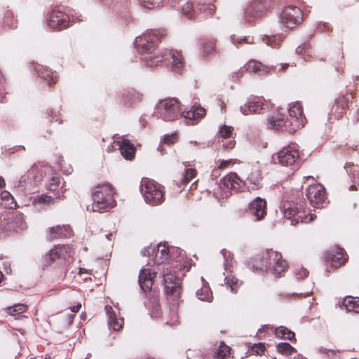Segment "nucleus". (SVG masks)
<instances>
[{
	"label": "nucleus",
	"mask_w": 359,
	"mask_h": 359,
	"mask_svg": "<svg viewBox=\"0 0 359 359\" xmlns=\"http://www.w3.org/2000/svg\"><path fill=\"white\" fill-rule=\"evenodd\" d=\"M140 191L146 203L151 205H158L165 200L163 187L151 179H142Z\"/></svg>",
	"instance_id": "nucleus-7"
},
{
	"label": "nucleus",
	"mask_w": 359,
	"mask_h": 359,
	"mask_svg": "<svg viewBox=\"0 0 359 359\" xmlns=\"http://www.w3.org/2000/svg\"><path fill=\"white\" fill-rule=\"evenodd\" d=\"M273 38H274V36H272L271 38H269L267 43L269 45H270L271 47L276 48V44H273L272 43V40H273Z\"/></svg>",
	"instance_id": "nucleus-61"
},
{
	"label": "nucleus",
	"mask_w": 359,
	"mask_h": 359,
	"mask_svg": "<svg viewBox=\"0 0 359 359\" xmlns=\"http://www.w3.org/2000/svg\"><path fill=\"white\" fill-rule=\"evenodd\" d=\"M142 97L143 95L135 89H126L119 97V103L124 106H130L133 104L141 102Z\"/></svg>",
	"instance_id": "nucleus-22"
},
{
	"label": "nucleus",
	"mask_w": 359,
	"mask_h": 359,
	"mask_svg": "<svg viewBox=\"0 0 359 359\" xmlns=\"http://www.w3.org/2000/svg\"><path fill=\"white\" fill-rule=\"evenodd\" d=\"M244 68L248 72L258 74L259 75L264 74L267 72V67L265 65L254 60L248 61L244 65Z\"/></svg>",
	"instance_id": "nucleus-30"
},
{
	"label": "nucleus",
	"mask_w": 359,
	"mask_h": 359,
	"mask_svg": "<svg viewBox=\"0 0 359 359\" xmlns=\"http://www.w3.org/2000/svg\"><path fill=\"white\" fill-rule=\"evenodd\" d=\"M141 5L148 9H153L161 5L163 0H139Z\"/></svg>",
	"instance_id": "nucleus-46"
},
{
	"label": "nucleus",
	"mask_w": 359,
	"mask_h": 359,
	"mask_svg": "<svg viewBox=\"0 0 359 359\" xmlns=\"http://www.w3.org/2000/svg\"><path fill=\"white\" fill-rule=\"evenodd\" d=\"M81 308V304L77 303L76 305L69 307V309L74 313H77Z\"/></svg>",
	"instance_id": "nucleus-56"
},
{
	"label": "nucleus",
	"mask_w": 359,
	"mask_h": 359,
	"mask_svg": "<svg viewBox=\"0 0 359 359\" xmlns=\"http://www.w3.org/2000/svg\"><path fill=\"white\" fill-rule=\"evenodd\" d=\"M249 212L255 217V220L262 219L266 215V200L257 197L249 205Z\"/></svg>",
	"instance_id": "nucleus-18"
},
{
	"label": "nucleus",
	"mask_w": 359,
	"mask_h": 359,
	"mask_svg": "<svg viewBox=\"0 0 359 359\" xmlns=\"http://www.w3.org/2000/svg\"><path fill=\"white\" fill-rule=\"evenodd\" d=\"M35 70L38 72L39 76L48 81V86L52 83L57 82V77L54 75V73L47 67H44L42 65H37L35 67Z\"/></svg>",
	"instance_id": "nucleus-31"
},
{
	"label": "nucleus",
	"mask_w": 359,
	"mask_h": 359,
	"mask_svg": "<svg viewBox=\"0 0 359 359\" xmlns=\"http://www.w3.org/2000/svg\"><path fill=\"white\" fill-rule=\"evenodd\" d=\"M149 309L151 311V315L154 318H158L162 314L161 305L159 303V298L158 295L152 296L149 299L147 304Z\"/></svg>",
	"instance_id": "nucleus-33"
},
{
	"label": "nucleus",
	"mask_w": 359,
	"mask_h": 359,
	"mask_svg": "<svg viewBox=\"0 0 359 359\" xmlns=\"http://www.w3.org/2000/svg\"><path fill=\"white\" fill-rule=\"evenodd\" d=\"M288 66H289V64H288V63H286V64L283 65L282 66V69H283V70H284V69H287V68L288 67Z\"/></svg>",
	"instance_id": "nucleus-64"
},
{
	"label": "nucleus",
	"mask_w": 359,
	"mask_h": 359,
	"mask_svg": "<svg viewBox=\"0 0 359 359\" xmlns=\"http://www.w3.org/2000/svg\"><path fill=\"white\" fill-rule=\"evenodd\" d=\"M223 185L229 189L238 192L245 187V183L235 172H231L222 179Z\"/></svg>",
	"instance_id": "nucleus-20"
},
{
	"label": "nucleus",
	"mask_w": 359,
	"mask_h": 359,
	"mask_svg": "<svg viewBox=\"0 0 359 359\" xmlns=\"http://www.w3.org/2000/svg\"><path fill=\"white\" fill-rule=\"evenodd\" d=\"M170 55H171L172 60V71L181 74L185 64L182 53L180 51L172 50L170 51Z\"/></svg>",
	"instance_id": "nucleus-28"
},
{
	"label": "nucleus",
	"mask_w": 359,
	"mask_h": 359,
	"mask_svg": "<svg viewBox=\"0 0 359 359\" xmlns=\"http://www.w3.org/2000/svg\"><path fill=\"white\" fill-rule=\"evenodd\" d=\"M280 21L285 27L292 29L303 21V12L298 7L289 6L282 11Z\"/></svg>",
	"instance_id": "nucleus-9"
},
{
	"label": "nucleus",
	"mask_w": 359,
	"mask_h": 359,
	"mask_svg": "<svg viewBox=\"0 0 359 359\" xmlns=\"http://www.w3.org/2000/svg\"><path fill=\"white\" fill-rule=\"evenodd\" d=\"M336 55V62L338 64V67H336V69L339 71V69L341 67V65L344 64V57L343 53L341 51V50H338L337 53H335Z\"/></svg>",
	"instance_id": "nucleus-52"
},
{
	"label": "nucleus",
	"mask_w": 359,
	"mask_h": 359,
	"mask_svg": "<svg viewBox=\"0 0 359 359\" xmlns=\"http://www.w3.org/2000/svg\"><path fill=\"white\" fill-rule=\"evenodd\" d=\"M156 273H151L150 269H141L139 274V285L144 292H149L154 285Z\"/></svg>",
	"instance_id": "nucleus-19"
},
{
	"label": "nucleus",
	"mask_w": 359,
	"mask_h": 359,
	"mask_svg": "<svg viewBox=\"0 0 359 359\" xmlns=\"http://www.w3.org/2000/svg\"><path fill=\"white\" fill-rule=\"evenodd\" d=\"M177 134L172 133L171 135H165L163 142L167 145H172L177 142Z\"/></svg>",
	"instance_id": "nucleus-50"
},
{
	"label": "nucleus",
	"mask_w": 359,
	"mask_h": 359,
	"mask_svg": "<svg viewBox=\"0 0 359 359\" xmlns=\"http://www.w3.org/2000/svg\"><path fill=\"white\" fill-rule=\"evenodd\" d=\"M217 40L213 38H203L201 39L202 55L204 57L215 55L217 53Z\"/></svg>",
	"instance_id": "nucleus-25"
},
{
	"label": "nucleus",
	"mask_w": 359,
	"mask_h": 359,
	"mask_svg": "<svg viewBox=\"0 0 359 359\" xmlns=\"http://www.w3.org/2000/svg\"><path fill=\"white\" fill-rule=\"evenodd\" d=\"M250 37H242L238 36L236 35H233L231 36V42L235 44L237 47L242 46L244 43H251L252 41H249Z\"/></svg>",
	"instance_id": "nucleus-47"
},
{
	"label": "nucleus",
	"mask_w": 359,
	"mask_h": 359,
	"mask_svg": "<svg viewBox=\"0 0 359 359\" xmlns=\"http://www.w3.org/2000/svg\"><path fill=\"white\" fill-rule=\"evenodd\" d=\"M249 264L255 272L264 273L270 269L273 274L279 276L285 272L288 267L281 253L272 249L257 254L250 259Z\"/></svg>",
	"instance_id": "nucleus-3"
},
{
	"label": "nucleus",
	"mask_w": 359,
	"mask_h": 359,
	"mask_svg": "<svg viewBox=\"0 0 359 359\" xmlns=\"http://www.w3.org/2000/svg\"><path fill=\"white\" fill-rule=\"evenodd\" d=\"M282 209L284 216L291 219V223L293 225L299 222L307 224L316 218V215L312 213L310 209L305 208L304 201L299 203L285 201Z\"/></svg>",
	"instance_id": "nucleus-6"
},
{
	"label": "nucleus",
	"mask_w": 359,
	"mask_h": 359,
	"mask_svg": "<svg viewBox=\"0 0 359 359\" xmlns=\"http://www.w3.org/2000/svg\"><path fill=\"white\" fill-rule=\"evenodd\" d=\"M271 6V0H253L245 11V18L248 22L259 18Z\"/></svg>",
	"instance_id": "nucleus-13"
},
{
	"label": "nucleus",
	"mask_w": 359,
	"mask_h": 359,
	"mask_svg": "<svg viewBox=\"0 0 359 359\" xmlns=\"http://www.w3.org/2000/svg\"><path fill=\"white\" fill-rule=\"evenodd\" d=\"M266 347L264 343L255 344L251 347V351L253 354L257 355H264Z\"/></svg>",
	"instance_id": "nucleus-49"
},
{
	"label": "nucleus",
	"mask_w": 359,
	"mask_h": 359,
	"mask_svg": "<svg viewBox=\"0 0 359 359\" xmlns=\"http://www.w3.org/2000/svg\"><path fill=\"white\" fill-rule=\"evenodd\" d=\"M35 170H29L27 174L22 175L19 181L18 182V184L15 185V187L18 189L20 191H32L35 187V182L34 181V176Z\"/></svg>",
	"instance_id": "nucleus-23"
},
{
	"label": "nucleus",
	"mask_w": 359,
	"mask_h": 359,
	"mask_svg": "<svg viewBox=\"0 0 359 359\" xmlns=\"http://www.w3.org/2000/svg\"><path fill=\"white\" fill-rule=\"evenodd\" d=\"M289 116L285 118L281 114H277L267 119L269 128L276 130H285L294 133L303 128L306 123L303 107L299 102L292 103L288 109Z\"/></svg>",
	"instance_id": "nucleus-2"
},
{
	"label": "nucleus",
	"mask_w": 359,
	"mask_h": 359,
	"mask_svg": "<svg viewBox=\"0 0 359 359\" xmlns=\"http://www.w3.org/2000/svg\"><path fill=\"white\" fill-rule=\"evenodd\" d=\"M60 184V178L57 176L52 177L48 184V189L51 191H55L57 190Z\"/></svg>",
	"instance_id": "nucleus-48"
},
{
	"label": "nucleus",
	"mask_w": 359,
	"mask_h": 359,
	"mask_svg": "<svg viewBox=\"0 0 359 359\" xmlns=\"http://www.w3.org/2000/svg\"><path fill=\"white\" fill-rule=\"evenodd\" d=\"M274 334L276 337L287 339L290 341H296L294 332L288 330L286 327L280 326L276 328Z\"/></svg>",
	"instance_id": "nucleus-34"
},
{
	"label": "nucleus",
	"mask_w": 359,
	"mask_h": 359,
	"mask_svg": "<svg viewBox=\"0 0 359 359\" xmlns=\"http://www.w3.org/2000/svg\"><path fill=\"white\" fill-rule=\"evenodd\" d=\"M171 249L165 244H159L155 256V263L156 264H163L169 263V260L172 261Z\"/></svg>",
	"instance_id": "nucleus-24"
},
{
	"label": "nucleus",
	"mask_w": 359,
	"mask_h": 359,
	"mask_svg": "<svg viewBox=\"0 0 359 359\" xmlns=\"http://www.w3.org/2000/svg\"><path fill=\"white\" fill-rule=\"evenodd\" d=\"M164 56L162 54L147 56L144 58L147 66L150 67H157L163 63Z\"/></svg>",
	"instance_id": "nucleus-40"
},
{
	"label": "nucleus",
	"mask_w": 359,
	"mask_h": 359,
	"mask_svg": "<svg viewBox=\"0 0 359 359\" xmlns=\"http://www.w3.org/2000/svg\"><path fill=\"white\" fill-rule=\"evenodd\" d=\"M233 130V127L224 125L220 128L219 137L225 140L229 139L232 136Z\"/></svg>",
	"instance_id": "nucleus-44"
},
{
	"label": "nucleus",
	"mask_w": 359,
	"mask_h": 359,
	"mask_svg": "<svg viewBox=\"0 0 359 359\" xmlns=\"http://www.w3.org/2000/svg\"><path fill=\"white\" fill-rule=\"evenodd\" d=\"M115 142L118 145L121 154L125 159L131 161L135 158L136 149L129 140L119 137Z\"/></svg>",
	"instance_id": "nucleus-21"
},
{
	"label": "nucleus",
	"mask_w": 359,
	"mask_h": 359,
	"mask_svg": "<svg viewBox=\"0 0 359 359\" xmlns=\"http://www.w3.org/2000/svg\"><path fill=\"white\" fill-rule=\"evenodd\" d=\"M47 25L55 31H60L70 26V18L65 12L55 8L48 15Z\"/></svg>",
	"instance_id": "nucleus-10"
},
{
	"label": "nucleus",
	"mask_w": 359,
	"mask_h": 359,
	"mask_svg": "<svg viewBox=\"0 0 359 359\" xmlns=\"http://www.w3.org/2000/svg\"><path fill=\"white\" fill-rule=\"evenodd\" d=\"M277 158L284 166L294 165L299 158V151L292 146L284 147L277 154Z\"/></svg>",
	"instance_id": "nucleus-14"
},
{
	"label": "nucleus",
	"mask_w": 359,
	"mask_h": 359,
	"mask_svg": "<svg viewBox=\"0 0 359 359\" xmlns=\"http://www.w3.org/2000/svg\"><path fill=\"white\" fill-rule=\"evenodd\" d=\"M346 168L351 173L353 178H359V165H346Z\"/></svg>",
	"instance_id": "nucleus-53"
},
{
	"label": "nucleus",
	"mask_w": 359,
	"mask_h": 359,
	"mask_svg": "<svg viewBox=\"0 0 359 359\" xmlns=\"http://www.w3.org/2000/svg\"><path fill=\"white\" fill-rule=\"evenodd\" d=\"M235 144H236L235 141H233V140H230V141H229V142L226 144L225 147H226V149H232V148L235 146Z\"/></svg>",
	"instance_id": "nucleus-58"
},
{
	"label": "nucleus",
	"mask_w": 359,
	"mask_h": 359,
	"mask_svg": "<svg viewBox=\"0 0 359 359\" xmlns=\"http://www.w3.org/2000/svg\"><path fill=\"white\" fill-rule=\"evenodd\" d=\"M55 198H60V195H57L55 198H53L50 196L42 194L40 196L35 198L34 201L39 203L48 205V204L53 203Z\"/></svg>",
	"instance_id": "nucleus-45"
},
{
	"label": "nucleus",
	"mask_w": 359,
	"mask_h": 359,
	"mask_svg": "<svg viewBox=\"0 0 359 359\" xmlns=\"http://www.w3.org/2000/svg\"><path fill=\"white\" fill-rule=\"evenodd\" d=\"M114 196V190L111 184L105 183L96 186L93 193L92 210L106 212L116 206V203Z\"/></svg>",
	"instance_id": "nucleus-5"
},
{
	"label": "nucleus",
	"mask_w": 359,
	"mask_h": 359,
	"mask_svg": "<svg viewBox=\"0 0 359 359\" xmlns=\"http://www.w3.org/2000/svg\"><path fill=\"white\" fill-rule=\"evenodd\" d=\"M341 308L345 309L348 311L359 313V298L351 296L345 297Z\"/></svg>",
	"instance_id": "nucleus-32"
},
{
	"label": "nucleus",
	"mask_w": 359,
	"mask_h": 359,
	"mask_svg": "<svg viewBox=\"0 0 359 359\" xmlns=\"http://www.w3.org/2000/svg\"><path fill=\"white\" fill-rule=\"evenodd\" d=\"M196 5H194L189 2H187L182 6V13L184 16L189 19L197 18Z\"/></svg>",
	"instance_id": "nucleus-37"
},
{
	"label": "nucleus",
	"mask_w": 359,
	"mask_h": 359,
	"mask_svg": "<svg viewBox=\"0 0 359 359\" xmlns=\"http://www.w3.org/2000/svg\"><path fill=\"white\" fill-rule=\"evenodd\" d=\"M174 263H165L163 265V278L164 292L166 294L168 302L170 305V310L175 314L177 310L180 299L181 297L180 279L175 275L173 269Z\"/></svg>",
	"instance_id": "nucleus-4"
},
{
	"label": "nucleus",
	"mask_w": 359,
	"mask_h": 359,
	"mask_svg": "<svg viewBox=\"0 0 359 359\" xmlns=\"http://www.w3.org/2000/svg\"><path fill=\"white\" fill-rule=\"evenodd\" d=\"M196 296L203 301L210 302L212 299V293L210 288L207 285H203L201 289L196 291Z\"/></svg>",
	"instance_id": "nucleus-41"
},
{
	"label": "nucleus",
	"mask_w": 359,
	"mask_h": 359,
	"mask_svg": "<svg viewBox=\"0 0 359 359\" xmlns=\"http://www.w3.org/2000/svg\"><path fill=\"white\" fill-rule=\"evenodd\" d=\"M72 250L69 245H57L49 250L43 257V266H48L57 259H67L71 256Z\"/></svg>",
	"instance_id": "nucleus-12"
},
{
	"label": "nucleus",
	"mask_w": 359,
	"mask_h": 359,
	"mask_svg": "<svg viewBox=\"0 0 359 359\" xmlns=\"http://www.w3.org/2000/svg\"><path fill=\"white\" fill-rule=\"evenodd\" d=\"M158 115L165 121H173L181 117L188 120V124L194 125L203 118L206 110L201 106H193L189 110H184L177 98L167 97L160 100L156 106Z\"/></svg>",
	"instance_id": "nucleus-1"
},
{
	"label": "nucleus",
	"mask_w": 359,
	"mask_h": 359,
	"mask_svg": "<svg viewBox=\"0 0 359 359\" xmlns=\"http://www.w3.org/2000/svg\"><path fill=\"white\" fill-rule=\"evenodd\" d=\"M353 121L355 123H358L359 122V109H358L357 111H355V114L354 115Z\"/></svg>",
	"instance_id": "nucleus-59"
},
{
	"label": "nucleus",
	"mask_w": 359,
	"mask_h": 359,
	"mask_svg": "<svg viewBox=\"0 0 359 359\" xmlns=\"http://www.w3.org/2000/svg\"><path fill=\"white\" fill-rule=\"evenodd\" d=\"M325 260L332 267L337 269L346 263V252L343 248L337 246L327 252Z\"/></svg>",
	"instance_id": "nucleus-15"
},
{
	"label": "nucleus",
	"mask_w": 359,
	"mask_h": 359,
	"mask_svg": "<svg viewBox=\"0 0 359 359\" xmlns=\"http://www.w3.org/2000/svg\"><path fill=\"white\" fill-rule=\"evenodd\" d=\"M277 351L285 356L292 355L297 352V350L289 343L281 342L276 345Z\"/></svg>",
	"instance_id": "nucleus-36"
},
{
	"label": "nucleus",
	"mask_w": 359,
	"mask_h": 359,
	"mask_svg": "<svg viewBox=\"0 0 359 359\" xmlns=\"http://www.w3.org/2000/svg\"><path fill=\"white\" fill-rule=\"evenodd\" d=\"M225 284L233 292H237L238 288L241 285L242 281L233 275H229L225 278Z\"/></svg>",
	"instance_id": "nucleus-39"
},
{
	"label": "nucleus",
	"mask_w": 359,
	"mask_h": 359,
	"mask_svg": "<svg viewBox=\"0 0 359 359\" xmlns=\"http://www.w3.org/2000/svg\"><path fill=\"white\" fill-rule=\"evenodd\" d=\"M197 175V171L194 168H187L185 170L184 177L182 179V184L184 185L189 183Z\"/></svg>",
	"instance_id": "nucleus-43"
},
{
	"label": "nucleus",
	"mask_w": 359,
	"mask_h": 359,
	"mask_svg": "<svg viewBox=\"0 0 359 359\" xmlns=\"http://www.w3.org/2000/svg\"><path fill=\"white\" fill-rule=\"evenodd\" d=\"M5 185V181L2 177L0 176V188Z\"/></svg>",
	"instance_id": "nucleus-63"
},
{
	"label": "nucleus",
	"mask_w": 359,
	"mask_h": 359,
	"mask_svg": "<svg viewBox=\"0 0 359 359\" xmlns=\"http://www.w3.org/2000/svg\"><path fill=\"white\" fill-rule=\"evenodd\" d=\"M27 309V306L24 304H18L13 306L8 307L6 311L9 315L17 316L25 313Z\"/></svg>",
	"instance_id": "nucleus-42"
},
{
	"label": "nucleus",
	"mask_w": 359,
	"mask_h": 359,
	"mask_svg": "<svg viewBox=\"0 0 359 359\" xmlns=\"http://www.w3.org/2000/svg\"><path fill=\"white\" fill-rule=\"evenodd\" d=\"M266 107L264 99L255 97L250 100L243 106L241 107V111L244 115L250 114H262L265 111Z\"/></svg>",
	"instance_id": "nucleus-17"
},
{
	"label": "nucleus",
	"mask_w": 359,
	"mask_h": 359,
	"mask_svg": "<svg viewBox=\"0 0 359 359\" xmlns=\"http://www.w3.org/2000/svg\"><path fill=\"white\" fill-rule=\"evenodd\" d=\"M105 311L109 318V326L115 331H118L123 327V318H117L113 308L111 306L107 305L105 306Z\"/></svg>",
	"instance_id": "nucleus-27"
},
{
	"label": "nucleus",
	"mask_w": 359,
	"mask_h": 359,
	"mask_svg": "<svg viewBox=\"0 0 359 359\" xmlns=\"http://www.w3.org/2000/svg\"><path fill=\"white\" fill-rule=\"evenodd\" d=\"M215 0H206L196 4L197 17L203 15L204 17L212 16L216 11Z\"/></svg>",
	"instance_id": "nucleus-26"
},
{
	"label": "nucleus",
	"mask_w": 359,
	"mask_h": 359,
	"mask_svg": "<svg viewBox=\"0 0 359 359\" xmlns=\"http://www.w3.org/2000/svg\"><path fill=\"white\" fill-rule=\"evenodd\" d=\"M88 273V270L84 269V268H80L79 269V274H82V273Z\"/></svg>",
	"instance_id": "nucleus-62"
},
{
	"label": "nucleus",
	"mask_w": 359,
	"mask_h": 359,
	"mask_svg": "<svg viewBox=\"0 0 359 359\" xmlns=\"http://www.w3.org/2000/svg\"><path fill=\"white\" fill-rule=\"evenodd\" d=\"M233 164V162L232 160H222L219 161L218 168L221 170L226 169L232 165Z\"/></svg>",
	"instance_id": "nucleus-54"
},
{
	"label": "nucleus",
	"mask_w": 359,
	"mask_h": 359,
	"mask_svg": "<svg viewBox=\"0 0 359 359\" xmlns=\"http://www.w3.org/2000/svg\"><path fill=\"white\" fill-rule=\"evenodd\" d=\"M295 275L297 278H304L309 276V271L304 267H296Z\"/></svg>",
	"instance_id": "nucleus-51"
},
{
	"label": "nucleus",
	"mask_w": 359,
	"mask_h": 359,
	"mask_svg": "<svg viewBox=\"0 0 359 359\" xmlns=\"http://www.w3.org/2000/svg\"><path fill=\"white\" fill-rule=\"evenodd\" d=\"M353 96L352 94H348L339 97L336 100L335 108L336 111H339V114H344L349 108V104L352 102Z\"/></svg>",
	"instance_id": "nucleus-29"
},
{
	"label": "nucleus",
	"mask_w": 359,
	"mask_h": 359,
	"mask_svg": "<svg viewBox=\"0 0 359 359\" xmlns=\"http://www.w3.org/2000/svg\"><path fill=\"white\" fill-rule=\"evenodd\" d=\"M2 25L4 28L14 29L17 27V20L15 19L13 12L6 9L4 11Z\"/></svg>",
	"instance_id": "nucleus-35"
},
{
	"label": "nucleus",
	"mask_w": 359,
	"mask_h": 359,
	"mask_svg": "<svg viewBox=\"0 0 359 359\" xmlns=\"http://www.w3.org/2000/svg\"><path fill=\"white\" fill-rule=\"evenodd\" d=\"M44 115L46 116V117H52V119L50 120V122H52L53 119H54L55 118L53 116V110L51 109H47L44 112Z\"/></svg>",
	"instance_id": "nucleus-57"
},
{
	"label": "nucleus",
	"mask_w": 359,
	"mask_h": 359,
	"mask_svg": "<svg viewBox=\"0 0 359 359\" xmlns=\"http://www.w3.org/2000/svg\"><path fill=\"white\" fill-rule=\"evenodd\" d=\"M306 196L314 208H321L327 203L325 189L320 184L310 185L306 189Z\"/></svg>",
	"instance_id": "nucleus-11"
},
{
	"label": "nucleus",
	"mask_w": 359,
	"mask_h": 359,
	"mask_svg": "<svg viewBox=\"0 0 359 359\" xmlns=\"http://www.w3.org/2000/svg\"><path fill=\"white\" fill-rule=\"evenodd\" d=\"M165 30L154 29L147 32L136 39V46L141 53L151 52L160 39L165 36Z\"/></svg>",
	"instance_id": "nucleus-8"
},
{
	"label": "nucleus",
	"mask_w": 359,
	"mask_h": 359,
	"mask_svg": "<svg viewBox=\"0 0 359 359\" xmlns=\"http://www.w3.org/2000/svg\"><path fill=\"white\" fill-rule=\"evenodd\" d=\"M320 351L321 353L327 355V356H333L335 355L337 353H339V351H335L334 349H327L325 348H321Z\"/></svg>",
	"instance_id": "nucleus-55"
},
{
	"label": "nucleus",
	"mask_w": 359,
	"mask_h": 359,
	"mask_svg": "<svg viewBox=\"0 0 359 359\" xmlns=\"http://www.w3.org/2000/svg\"><path fill=\"white\" fill-rule=\"evenodd\" d=\"M0 198L3 201L1 205L6 208H13L16 205L13 196L7 191H3L1 192Z\"/></svg>",
	"instance_id": "nucleus-38"
},
{
	"label": "nucleus",
	"mask_w": 359,
	"mask_h": 359,
	"mask_svg": "<svg viewBox=\"0 0 359 359\" xmlns=\"http://www.w3.org/2000/svg\"><path fill=\"white\" fill-rule=\"evenodd\" d=\"M242 76H243V72H235V73H233V75H232V78H233V79H234V78H236V79H239V78H241V77H242Z\"/></svg>",
	"instance_id": "nucleus-60"
},
{
	"label": "nucleus",
	"mask_w": 359,
	"mask_h": 359,
	"mask_svg": "<svg viewBox=\"0 0 359 359\" xmlns=\"http://www.w3.org/2000/svg\"><path fill=\"white\" fill-rule=\"evenodd\" d=\"M72 231L69 225H55L48 227L46 230V239L53 241L57 239L69 238L72 236Z\"/></svg>",
	"instance_id": "nucleus-16"
}]
</instances>
